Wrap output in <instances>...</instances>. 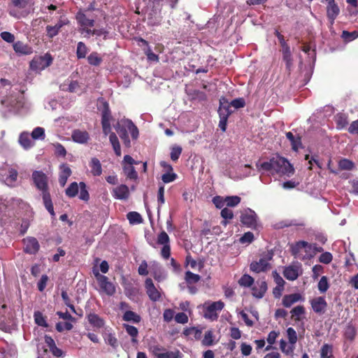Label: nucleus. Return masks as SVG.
<instances>
[{"label": "nucleus", "mask_w": 358, "mask_h": 358, "mask_svg": "<svg viewBox=\"0 0 358 358\" xmlns=\"http://www.w3.org/2000/svg\"><path fill=\"white\" fill-rule=\"evenodd\" d=\"M260 169L271 174L290 176L294 173V168L291 164L285 158L279 155L274 156L269 161L262 163Z\"/></svg>", "instance_id": "obj_1"}, {"label": "nucleus", "mask_w": 358, "mask_h": 358, "mask_svg": "<svg viewBox=\"0 0 358 358\" xmlns=\"http://www.w3.org/2000/svg\"><path fill=\"white\" fill-rule=\"evenodd\" d=\"M114 128L126 147L129 148L131 146V141L127 131H129L133 140H136L138 138V129L129 119L121 120L114 126Z\"/></svg>", "instance_id": "obj_2"}, {"label": "nucleus", "mask_w": 358, "mask_h": 358, "mask_svg": "<svg viewBox=\"0 0 358 358\" xmlns=\"http://www.w3.org/2000/svg\"><path fill=\"white\" fill-rule=\"evenodd\" d=\"M291 252L295 258L301 260L310 259L313 254L311 243L304 241H300L292 245Z\"/></svg>", "instance_id": "obj_3"}, {"label": "nucleus", "mask_w": 358, "mask_h": 358, "mask_svg": "<svg viewBox=\"0 0 358 358\" xmlns=\"http://www.w3.org/2000/svg\"><path fill=\"white\" fill-rule=\"evenodd\" d=\"M273 256L272 252L263 253L258 261H254L250 264V271L257 273L267 271L271 267L270 262L273 259Z\"/></svg>", "instance_id": "obj_4"}, {"label": "nucleus", "mask_w": 358, "mask_h": 358, "mask_svg": "<svg viewBox=\"0 0 358 358\" xmlns=\"http://www.w3.org/2000/svg\"><path fill=\"white\" fill-rule=\"evenodd\" d=\"M203 316L210 321H215L218 318L219 313L224 308V303L222 301L215 302H206L203 306Z\"/></svg>", "instance_id": "obj_5"}, {"label": "nucleus", "mask_w": 358, "mask_h": 358, "mask_svg": "<svg viewBox=\"0 0 358 358\" xmlns=\"http://www.w3.org/2000/svg\"><path fill=\"white\" fill-rule=\"evenodd\" d=\"M52 62V57L48 53L41 56H36L30 62V69L34 71L40 72L48 67Z\"/></svg>", "instance_id": "obj_6"}, {"label": "nucleus", "mask_w": 358, "mask_h": 358, "mask_svg": "<svg viewBox=\"0 0 358 358\" xmlns=\"http://www.w3.org/2000/svg\"><path fill=\"white\" fill-rule=\"evenodd\" d=\"M101 124H102V129H103V132L104 135L107 136L110 134L109 141L113 146L115 153L116 154L117 156H120L121 155V148H120L119 140L115 133H110L111 127H110V121H108V120L101 121Z\"/></svg>", "instance_id": "obj_7"}, {"label": "nucleus", "mask_w": 358, "mask_h": 358, "mask_svg": "<svg viewBox=\"0 0 358 358\" xmlns=\"http://www.w3.org/2000/svg\"><path fill=\"white\" fill-rule=\"evenodd\" d=\"M95 276L99 285V292L101 293H104L108 296H112L115 293V285L108 280V278L106 275L96 273Z\"/></svg>", "instance_id": "obj_8"}, {"label": "nucleus", "mask_w": 358, "mask_h": 358, "mask_svg": "<svg viewBox=\"0 0 358 358\" xmlns=\"http://www.w3.org/2000/svg\"><path fill=\"white\" fill-rule=\"evenodd\" d=\"M241 221L246 227L255 229L257 225V216L255 212L250 208L245 210L241 216Z\"/></svg>", "instance_id": "obj_9"}, {"label": "nucleus", "mask_w": 358, "mask_h": 358, "mask_svg": "<svg viewBox=\"0 0 358 358\" xmlns=\"http://www.w3.org/2000/svg\"><path fill=\"white\" fill-rule=\"evenodd\" d=\"M32 180L38 189L44 192L48 190V177L41 171H34L32 173Z\"/></svg>", "instance_id": "obj_10"}, {"label": "nucleus", "mask_w": 358, "mask_h": 358, "mask_svg": "<svg viewBox=\"0 0 358 358\" xmlns=\"http://www.w3.org/2000/svg\"><path fill=\"white\" fill-rule=\"evenodd\" d=\"M17 178V171L13 168L8 167L0 171V180L3 181L8 186H13Z\"/></svg>", "instance_id": "obj_11"}, {"label": "nucleus", "mask_w": 358, "mask_h": 358, "mask_svg": "<svg viewBox=\"0 0 358 358\" xmlns=\"http://www.w3.org/2000/svg\"><path fill=\"white\" fill-rule=\"evenodd\" d=\"M3 104L6 105L10 108V110L13 112H20L24 107V96L22 93H18L17 97L11 96L6 100L2 101Z\"/></svg>", "instance_id": "obj_12"}, {"label": "nucleus", "mask_w": 358, "mask_h": 358, "mask_svg": "<svg viewBox=\"0 0 358 358\" xmlns=\"http://www.w3.org/2000/svg\"><path fill=\"white\" fill-rule=\"evenodd\" d=\"M69 23V20L65 15H60L57 22L54 26L48 25L46 27L47 36L50 38L56 36L60 29Z\"/></svg>", "instance_id": "obj_13"}, {"label": "nucleus", "mask_w": 358, "mask_h": 358, "mask_svg": "<svg viewBox=\"0 0 358 358\" xmlns=\"http://www.w3.org/2000/svg\"><path fill=\"white\" fill-rule=\"evenodd\" d=\"M303 270L300 263L293 264L285 268L283 275L288 280H295L302 274Z\"/></svg>", "instance_id": "obj_14"}, {"label": "nucleus", "mask_w": 358, "mask_h": 358, "mask_svg": "<svg viewBox=\"0 0 358 358\" xmlns=\"http://www.w3.org/2000/svg\"><path fill=\"white\" fill-rule=\"evenodd\" d=\"M322 2L327 3V17L331 25H333L340 14V8L335 0H324Z\"/></svg>", "instance_id": "obj_15"}, {"label": "nucleus", "mask_w": 358, "mask_h": 358, "mask_svg": "<svg viewBox=\"0 0 358 358\" xmlns=\"http://www.w3.org/2000/svg\"><path fill=\"white\" fill-rule=\"evenodd\" d=\"M23 250L29 255H35L40 248L37 239L32 236H27L22 240Z\"/></svg>", "instance_id": "obj_16"}, {"label": "nucleus", "mask_w": 358, "mask_h": 358, "mask_svg": "<svg viewBox=\"0 0 358 358\" xmlns=\"http://www.w3.org/2000/svg\"><path fill=\"white\" fill-rule=\"evenodd\" d=\"M313 310L319 315L324 314L327 308V303L323 296H317L310 301Z\"/></svg>", "instance_id": "obj_17"}, {"label": "nucleus", "mask_w": 358, "mask_h": 358, "mask_svg": "<svg viewBox=\"0 0 358 358\" xmlns=\"http://www.w3.org/2000/svg\"><path fill=\"white\" fill-rule=\"evenodd\" d=\"M145 287L146 293L150 299L152 301H157L161 298V292L156 288L150 278H147L145 281Z\"/></svg>", "instance_id": "obj_18"}, {"label": "nucleus", "mask_w": 358, "mask_h": 358, "mask_svg": "<svg viewBox=\"0 0 358 358\" xmlns=\"http://www.w3.org/2000/svg\"><path fill=\"white\" fill-rule=\"evenodd\" d=\"M150 273L157 281H162L166 278V273L162 266L157 262H152L149 265Z\"/></svg>", "instance_id": "obj_19"}, {"label": "nucleus", "mask_w": 358, "mask_h": 358, "mask_svg": "<svg viewBox=\"0 0 358 358\" xmlns=\"http://www.w3.org/2000/svg\"><path fill=\"white\" fill-rule=\"evenodd\" d=\"M267 290V284L264 280H257L252 287V294L257 299H262Z\"/></svg>", "instance_id": "obj_20"}, {"label": "nucleus", "mask_w": 358, "mask_h": 358, "mask_svg": "<svg viewBox=\"0 0 358 358\" xmlns=\"http://www.w3.org/2000/svg\"><path fill=\"white\" fill-rule=\"evenodd\" d=\"M233 112L228 100L224 97H222L220 99V106L218 108L219 117L228 118Z\"/></svg>", "instance_id": "obj_21"}, {"label": "nucleus", "mask_w": 358, "mask_h": 358, "mask_svg": "<svg viewBox=\"0 0 358 358\" xmlns=\"http://www.w3.org/2000/svg\"><path fill=\"white\" fill-rule=\"evenodd\" d=\"M304 297L299 293H294L291 294L285 295L282 298V305L286 308L291 307L293 304L299 302L303 301Z\"/></svg>", "instance_id": "obj_22"}, {"label": "nucleus", "mask_w": 358, "mask_h": 358, "mask_svg": "<svg viewBox=\"0 0 358 358\" xmlns=\"http://www.w3.org/2000/svg\"><path fill=\"white\" fill-rule=\"evenodd\" d=\"M113 196L117 199L126 200L129 196V187L125 185H120L113 189Z\"/></svg>", "instance_id": "obj_23"}, {"label": "nucleus", "mask_w": 358, "mask_h": 358, "mask_svg": "<svg viewBox=\"0 0 358 358\" xmlns=\"http://www.w3.org/2000/svg\"><path fill=\"white\" fill-rule=\"evenodd\" d=\"M71 138L75 143L85 144L90 140V135L85 130L75 129L72 132Z\"/></svg>", "instance_id": "obj_24"}, {"label": "nucleus", "mask_w": 358, "mask_h": 358, "mask_svg": "<svg viewBox=\"0 0 358 358\" xmlns=\"http://www.w3.org/2000/svg\"><path fill=\"white\" fill-rule=\"evenodd\" d=\"M71 175V170L67 164H62L59 166V182L62 187L65 186Z\"/></svg>", "instance_id": "obj_25"}, {"label": "nucleus", "mask_w": 358, "mask_h": 358, "mask_svg": "<svg viewBox=\"0 0 358 358\" xmlns=\"http://www.w3.org/2000/svg\"><path fill=\"white\" fill-rule=\"evenodd\" d=\"M13 47L15 52L19 55H28L33 52L32 48L22 41H17L14 43Z\"/></svg>", "instance_id": "obj_26"}, {"label": "nucleus", "mask_w": 358, "mask_h": 358, "mask_svg": "<svg viewBox=\"0 0 358 358\" xmlns=\"http://www.w3.org/2000/svg\"><path fill=\"white\" fill-rule=\"evenodd\" d=\"M13 318V314L8 311L7 306L3 304L0 308V329H3L4 324L10 323Z\"/></svg>", "instance_id": "obj_27"}, {"label": "nucleus", "mask_w": 358, "mask_h": 358, "mask_svg": "<svg viewBox=\"0 0 358 358\" xmlns=\"http://www.w3.org/2000/svg\"><path fill=\"white\" fill-rule=\"evenodd\" d=\"M76 20L80 27H92L94 25V20L87 17V15L81 11L76 14Z\"/></svg>", "instance_id": "obj_28"}, {"label": "nucleus", "mask_w": 358, "mask_h": 358, "mask_svg": "<svg viewBox=\"0 0 358 358\" xmlns=\"http://www.w3.org/2000/svg\"><path fill=\"white\" fill-rule=\"evenodd\" d=\"M18 142L25 150L29 149L34 145V142L30 138L29 134L27 131H24L20 134Z\"/></svg>", "instance_id": "obj_29"}, {"label": "nucleus", "mask_w": 358, "mask_h": 358, "mask_svg": "<svg viewBox=\"0 0 358 358\" xmlns=\"http://www.w3.org/2000/svg\"><path fill=\"white\" fill-rule=\"evenodd\" d=\"M89 166L91 169V173L94 176H99L102 173V166L99 159L93 157L91 159Z\"/></svg>", "instance_id": "obj_30"}, {"label": "nucleus", "mask_w": 358, "mask_h": 358, "mask_svg": "<svg viewBox=\"0 0 358 358\" xmlns=\"http://www.w3.org/2000/svg\"><path fill=\"white\" fill-rule=\"evenodd\" d=\"M87 320L89 323L96 329H100L104 326V320L99 317L97 314L90 313L87 315Z\"/></svg>", "instance_id": "obj_31"}, {"label": "nucleus", "mask_w": 358, "mask_h": 358, "mask_svg": "<svg viewBox=\"0 0 358 358\" xmlns=\"http://www.w3.org/2000/svg\"><path fill=\"white\" fill-rule=\"evenodd\" d=\"M42 198L43 201V204L46 208V210L50 213L51 215H55L53 205L52 202V199L50 197V194L49 191H45L42 192Z\"/></svg>", "instance_id": "obj_32"}, {"label": "nucleus", "mask_w": 358, "mask_h": 358, "mask_svg": "<svg viewBox=\"0 0 358 358\" xmlns=\"http://www.w3.org/2000/svg\"><path fill=\"white\" fill-rule=\"evenodd\" d=\"M281 45L282 48L283 59L286 62L287 68L289 69L292 64L289 47L286 44L285 41L281 42Z\"/></svg>", "instance_id": "obj_33"}, {"label": "nucleus", "mask_w": 358, "mask_h": 358, "mask_svg": "<svg viewBox=\"0 0 358 358\" xmlns=\"http://www.w3.org/2000/svg\"><path fill=\"white\" fill-rule=\"evenodd\" d=\"M60 88L63 91H68L69 92H78L80 88L78 83L77 81H66L63 83Z\"/></svg>", "instance_id": "obj_34"}, {"label": "nucleus", "mask_w": 358, "mask_h": 358, "mask_svg": "<svg viewBox=\"0 0 358 358\" xmlns=\"http://www.w3.org/2000/svg\"><path fill=\"white\" fill-rule=\"evenodd\" d=\"M286 137L290 141L292 149L297 151L301 145V138L294 136L290 131L286 133Z\"/></svg>", "instance_id": "obj_35"}, {"label": "nucleus", "mask_w": 358, "mask_h": 358, "mask_svg": "<svg viewBox=\"0 0 358 358\" xmlns=\"http://www.w3.org/2000/svg\"><path fill=\"white\" fill-rule=\"evenodd\" d=\"M335 122L336 124V128L338 129H342L345 128L348 124V116L343 113L337 114L335 116Z\"/></svg>", "instance_id": "obj_36"}, {"label": "nucleus", "mask_w": 358, "mask_h": 358, "mask_svg": "<svg viewBox=\"0 0 358 358\" xmlns=\"http://www.w3.org/2000/svg\"><path fill=\"white\" fill-rule=\"evenodd\" d=\"M123 320L126 322H132L134 323H138L141 322V317L139 315L131 310H127L123 316Z\"/></svg>", "instance_id": "obj_37"}, {"label": "nucleus", "mask_w": 358, "mask_h": 358, "mask_svg": "<svg viewBox=\"0 0 358 358\" xmlns=\"http://www.w3.org/2000/svg\"><path fill=\"white\" fill-rule=\"evenodd\" d=\"M123 327L125 329L127 333L131 337V342L133 343H137V336L138 334V331L137 328L127 324H124Z\"/></svg>", "instance_id": "obj_38"}, {"label": "nucleus", "mask_w": 358, "mask_h": 358, "mask_svg": "<svg viewBox=\"0 0 358 358\" xmlns=\"http://www.w3.org/2000/svg\"><path fill=\"white\" fill-rule=\"evenodd\" d=\"M321 358H335L333 355V348L331 345L324 344L320 350Z\"/></svg>", "instance_id": "obj_39"}, {"label": "nucleus", "mask_w": 358, "mask_h": 358, "mask_svg": "<svg viewBox=\"0 0 358 358\" xmlns=\"http://www.w3.org/2000/svg\"><path fill=\"white\" fill-rule=\"evenodd\" d=\"M80 186L76 182H73L65 190L66 195L70 198L75 197L79 190Z\"/></svg>", "instance_id": "obj_40"}, {"label": "nucleus", "mask_w": 358, "mask_h": 358, "mask_svg": "<svg viewBox=\"0 0 358 358\" xmlns=\"http://www.w3.org/2000/svg\"><path fill=\"white\" fill-rule=\"evenodd\" d=\"M140 41L147 46V49L145 50V54L146 55L148 59L152 62H158V55H157L152 51L150 48L148 46V42L143 38H141Z\"/></svg>", "instance_id": "obj_41"}, {"label": "nucleus", "mask_w": 358, "mask_h": 358, "mask_svg": "<svg viewBox=\"0 0 358 358\" xmlns=\"http://www.w3.org/2000/svg\"><path fill=\"white\" fill-rule=\"evenodd\" d=\"M280 348L282 352L287 355H292L294 350V345L290 343L288 344L285 340H280Z\"/></svg>", "instance_id": "obj_42"}, {"label": "nucleus", "mask_w": 358, "mask_h": 358, "mask_svg": "<svg viewBox=\"0 0 358 358\" xmlns=\"http://www.w3.org/2000/svg\"><path fill=\"white\" fill-rule=\"evenodd\" d=\"M238 284L241 287H250L254 284V278L251 277L250 275L244 274L238 280Z\"/></svg>", "instance_id": "obj_43"}, {"label": "nucleus", "mask_w": 358, "mask_h": 358, "mask_svg": "<svg viewBox=\"0 0 358 358\" xmlns=\"http://www.w3.org/2000/svg\"><path fill=\"white\" fill-rule=\"evenodd\" d=\"M88 49L83 42H78L77 44L76 56L78 59H83L86 57Z\"/></svg>", "instance_id": "obj_44"}, {"label": "nucleus", "mask_w": 358, "mask_h": 358, "mask_svg": "<svg viewBox=\"0 0 358 358\" xmlns=\"http://www.w3.org/2000/svg\"><path fill=\"white\" fill-rule=\"evenodd\" d=\"M357 331L355 327L352 325L349 324L344 331V336L346 339L349 341H353L356 336Z\"/></svg>", "instance_id": "obj_45"}, {"label": "nucleus", "mask_w": 358, "mask_h": 358, "mask_svg": "<svg viewBox=\"0 0 358 358\" xmlns=\"http://www.w3.org/2000/svg\"><path fill=\"white\" fill-rule=\"evenodd\" d=\"M127 217L129 220L130 224H140L143 221L141 215L138 213L134 211L129 212L127 215Z\"/></svg>", "instance_id": "obj_46"}, {"label": "nucleus", "mask_w": 358, "mask_h": 358, "mask_svg": "<svg viewBox=\"0 0 358 358\" xmlns=\"http://www.w3.org/2000/svg\"><path fill=\"white\" fill-rule=\"evenodd\" d=\"M123 171L128 178L131 180L137 179L138 174L133 166H124Z\"/></svg>", "instance_id": "obj_47"}, {"label": "nucleus", "mask_w": 358, "mask_h": 358, "mask_svg": "<svg viewBox=\"0 0 358 358\" xmlns=\"http://www.w3.org/2000/svg\"><path fill=\"white\" fill-rule=\"evenodd\" d=\"M87 61L91 65L99 66L102 62V58L97 52H93L87 57Z\"/></svg>", "instance_id": "obj_48"}, {"label": "nucleus", "mask_w": 358, "mask_h": 358, "mask_svg": "<svg viewBox=\"0 0 358 358\" xmlns=\"http://www.w3.org/2000/svg\"><path fill=\"white\" fill-rule=\"evenodd\" d=\"M185 279L188 285H192L199 282L201 277L198 274H195L189 271L185 273Z\"/></svg>", "instance_id": "obj_49"}, {"label": "nucleus", "mask_w": 358, "mask_h": 358, "mask_svg": "<svg viewBox=\"0 0 358 358\" xmlns=\"http://www.w3.org/2000/svg\"><path fill=\"white\" fill-rule=\"evenodd\" d=\"M31 138L34 140H43L45 138V130L43 128L36 127L31 134Z\"/></svg>", "instance_id": "obj_50"}, {"label": "nucleus", "mask_w": 358, "mask_h": 358, "mask_svg": "<svg viewBox=\"0 0 358 358\" xmlns=\"http://www.w3.org/2000/svg\"><path fill=\"white\" fill-rule=\"evenodd\" d=\"M221 216L224 219L222 224L224 226L227 224V220H231L234 217L233 211L228 208H223L221 210Z\"/></svg>", "instance_id": "obj_51"}, {"label": "nucleus", "mask_w": 358, "mask_h": 358, "mask_svg": "<svg viewBox=\"0 0 358 358\" xmlns=\"http://www.w3.org/2000/svg\"><path fill=\"white\" fill-rule=\"evenodd\" d=\"M329 287V284L327 276H322L318 284L317 288L320 293H325Z\"/></svg>", "instance_id": "obj_52"}, {"label": "nucleus", "mask_w": 358, "mask_h": 358, "mask_svg": "<svg viewBox=\"0 0 358 358\" xmlns=\"http://www.w3.org/2000/svg\"><path fill=\"white\" fill-rule=\"evenodd\" d=\"M304 313L305 309L302 306H297L291 310L292 316L294 317L295 320L298 321L301 320V317Z\"/></svg>", "instance_id": "obj_53"}, {"label": "nucleus", "mask_w": 358, "mask_h": 358, "mask_svg": "<svg viewBox=\"0 0 358 358\" xmlns=\"http://www.w3.org/2000/svg\"><path fill=\"white\" fill-rule=\"evenodd\" d=\"M79 186L80 189L79 198L83 201H87L90 199V195L86 188L85 183L83 182H80L79 183Z\"/></svg>", "instance_id": "obj_54"}, {"label": "nucleus", "mask_w": 358, "mask_h": 358, "mask_svg": "<svg viewBox=\"0 0 358 358\" xmlns=\"http://www.w3.org/2000/svg\"><path fill=\"white\" fill-rule=\"evenodd\" d=\"M226 206L228 207H235L241 202V198L238 196H230L225 197Z\"/></svg>", "instance_id": "obj_55"}, {"label": "nucleus", "mask_w": 358, "mask_h": 358, "mask_svg": "<svg viewBox=\"0 0 358 358\" xmlns=\"http://www.w3.org/2000/svg\"><path fill=\"white\" fill-rule=\"evenodd\" d=\"M213 331L208 330L206 332L202 344L205 346H211L213 345Z\"/></svg>", "instance_id": "obj_56"}, {"label": "nucleus", "mask_w": 358, "mask_h": 358, "mask_svg": "<svg viewBox=\"0 0 358 358\" xmlns=\"http://www.w3.org/2000/svg\"><path fill=\"white\" fill-rule=\"evenodd\" d=\"M338 166L342 170L350 171L353 169L354 163L348 159H343L339 161Z\"/></svg>", "instance_id": "obj_57"}, {"label": "nucleus", "mask_w": 358, "mask_h": 358, "mask_svg": "<svg viewBox=\"0 0 358 358\" xmlns=\"http://www.w3.org/2000/svg\"><path fill=\"white\" fill-rule=\"evenodd\" d=\"M342 37L347 42L352 41L358 38V29L352 32L343 31L342 33Z\"/></svg>", "instance_id": "obj_58"}, {"label": "nucleus", "mask_w": 358, "mask_h": 358, "mask_svg": "<svg viewBox=\"0 0 358 358\" xmlns=\"http://www.w3.org/2000/svg\"><path fill=\"white\" fill-rule=\"evenodd\" d=\"M35 322L38 325L44 327H48V324L46 322V320L45 317H43V314L39 312L36 311L34 313V315Z\"/></svg>", "instance_id": "obj_59"}, {"label": "nucleus", "mask_w": 358, "mask_h": 358, "mask_svg": "<svg viewBox=\"0 0 358 358\" xmlns=\"http://www.w3.org/2000/svg\"><path fill=\"white\" fill-rule=\"evenodd\" d=\"M287 336L289 343L294 345L297 341V334L296 331L292 327H289L287 329Z\"/></svg>", "instance_id": "obj_60"}, {"label": "nucleus", "mask_w": 358, "mask_h": 358, "mask_svg": "<svg viewBox=\"0 0 358 358\" xmlns=\"http://www.w3.org/2000/svg\"><path fill=\"white\" fill-rule=\"evenodd\" d=\"M177 178V175L173 171H167L162 176V180L164 183H169L174 181Z\"/></svg>", "instance_id": "obj_61"}, {"label": "nucleus", "mask_w": 358, "mask_h": 358, "mask_svg": "<svg viewBox=\"0 0 358 358\" xmlns=\"http://www.w3.org/2000/svg\"><path fill=\"white\" fill-rule=\"evenodd\" d=\"M169 237L165 231H162L157 237V243L160 245H169Z\"/></svg>", "instance_id": "obj_62"}, {"label": "nucleus", "mask_w": 358, "mask_h": 358, "mask_svg": "<svg viewBox=\"0 0 358 358\" xmlns=\"http://www.w3.org/2000/svg\"><path fill=\"white\" fill-rule=\"evenodd\" d=\"M182 152V148L178 145H175L172 147L171 151V159L173 161H176L178 159Z\"/></svg>", "instance_id": "obj_63"}, {"label": "nucleus", "mask_w": 358, "mask_h": 358, "mask_svg": "<svg viewBox=\"0 0 358 358\" xmlns=\"http://www.w3.org/2000/svg\"><path fill=\"white\" fill-rule=\"evenodd\" d=\"M178 352L167 351L164 350L162 353L159 355V358H178Z\"/></svg>", "instance_id": "obj_64"}]
</instances>
